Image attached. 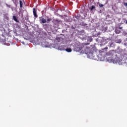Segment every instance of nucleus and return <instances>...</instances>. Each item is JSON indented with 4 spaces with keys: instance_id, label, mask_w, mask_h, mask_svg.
I'll list each match as a JSON object with an SVG mask.
<instances>
[{
    "instance_id": "f257e3e1",
    "label": "nucleus",
    "mask_w": 127,
    "mask_h": 127,
    "mask_svg": "<svg viewBox=\"0 0 127 127\" xmlns=\"http://www.w3.org/2000/svg\"><path fill=\"white\" fill-rule=\"evenodd\" d=\"M116 54V51L112 50L107 52L105 55V52L103 51H99V55H102L110 63L113 62L114 64H121L122 62V60L118 58L117 56H116L114 59H112V57ZM105 55V56H104Z\"/></svg>"
},
{
    "instance_id": "f03ea898",
    "label": "nucleus",
    "mask_w": 127,
    "mask_h": 127,
    "mask_svg": "<svg viewBox=\"0 0 127 127\" xmlns=\"http://www.w3.org/2000/svg\"><path fill=\"white\" fill-rule=\"evenodd\" d=\"M83 48V45L81 44H75L74 45V50L76 52H80L82 49Z\"/></svg>"
},
{
    "instance_id": "7ed1b4c3",
    "label": "nucleus",
    "mask_w": 127,
    "mask_h": 127,
    "mask_svg": "<svg viewBox=\"0 0 127 127\" xmlns=\"http://www.w3.org/2000/svg\"><path fill=\"white\" fill-rule=\"evenodd\" d=\"M60 50H65L66 52H72V49L71 48H66L65 49V46L62 45L61 47H60Z\"/></svg>"
},
{
    "instance_id": "20e7f679",
    "label": "nucleus",
    "mask_w": 127,
    "mask_h": 127,
    "mask_svg": "<svg viewBox=\"0 0 127 127\" xmlns=\"http://www.w3.org/2000/svg\"><path fill=\"white\" fill-rule=\"evenodd\" d=\"M85 54L87 55V57L90 58V59H93L94 58V54L92 52L85 53Z\"/></svg>"
},
{
    "instance_id": "39448f33",
    "label": "nucleus",
    "mask_w": 127,
    "mask_h": 127,
    "mask_svg": "<svg viewBox=\"0 0 127 127\" xmlns=\"http://www.w3.org/2000/svg\"><path fill=\"white\" fill-rule=\"evenodd\" d=\"M62 13V10H60V9H58L57 10V11L55 12V14L56 15H59V16H62V15H61V13Z\"/></svg>"
},
{
    "instance_id": "423d86ee",
    "label": "nucleus",
    "mask_w": 127,
    "mask_h": 127,
    "mask_svg": "<svg viewBox=\"0 0 127 127\" xmlns=\"http://www.w3.org/2000/svg\"><path fill=\"white\" fill-rule=\"evenodd\" d=\"M33 13L34 14V16H37V10L36 9V8H33Z\"/></svg>"
},
{
    "instance_id": "0eeeda50",
    "label": "nucleus",
    "mask_w": 127,
    "mask_h": 127,
    "mask_svg": "<svg viewBox=\"0 0 127 127\" xmlns=\"http://www.w3.org/2000/svg\"><path fill=\"white\" fill-rule=\"evenodd\" d=\"M13 20L16 21V22H19V20L16 16H13Z\"/></svg>"
},
{
    "instance_id": "6e6552de",
    "label": "nucleus",
    "mask_w": 127,
    "mask_h": 127,
    "mask_svg": "<svg viewBox=\"0 0 127 127\" xmlns=\"http://www.w3.org/2000/svg\"><path fill=\"white\" fill-rule=\"evenodd\" d=\"M40 19L41 20L42 23H45L46 22V19L42 18V17H40Z\"/></svg>"
},
{
    "instance_id": "1a4fd4ad",
    "label": "nucleus",
    "mask_w": 127,
    "mask_h": 127,
    "mask_svg": "<svg viewBox=\"0 0 127 127\" xmlns=\"http://www.w3.org/2000/svg\"><path fill=\"white\" fill-rule=\"evenodd\" d=\"M115 32L116 34H120V33H121V31L118 29H115Z\"/></svg>"
},
{
    "instance_id": "9d476101",
    "label": "nucleus",
    "mask_w": 127,
    "mask_h": 127,
    "mask_svg": "<svg viewBox=\"0 0 127 127\" xmlns=\"http://www.w3.org/2000/svg\"><path fill=\"white\" fill-rule=\"evenodd\" d=\"M92 39L91 37H87V41L88 42H92Z\"/></svg>"
},
{
    "instance_id": "9b49d317",
    "label": "nucleus",
    "mask_w": 127,
    "mask_h": 127,
    "mask_svg": "<svg viewBox=\"0 0 127 127\" xmlns=\"http://www.w3.org/2000/svg\"><path fill=\"white\" fill-rule=\"evenodd\" d=\"M98 5L100 7H103L104 6V4L100 3L99 2H98Z\"/></svg>"
},
{
    "instance_id": "f8f14e48",
    "label": "nucleus",
    "mask_w": 127,
    "mask_h": 127,
    "mask_svg": "<svg viewBox=\"0 0 127 127\" xmlns=\"http://www.w3.org/2000/svg\"><path fill=\"white\" fill-rule=\"evenodd\" d=\"M19 2H20V7H22V1H21V0H20L19 1Z\"/></svg>"
},
{
    "instance_id": "ddd939ff",
    "label": "nucleus",
    "mask_w": 127,
    "mask_h": 127,
    "mask_svg": "<svg viewBox=\"0 0 127 127\" xmlns=\"http://www.w3.org/2000/svg\"><path fill=\"white\" fill-rule=\"evenodd\" d=\"M95 8H96V6L95 5H92L91 6V10H93V9H95Z\"/></svg>"
},
{
    "instance_id": "4468645a",
    "label": "nucleus",
    "mask_w": 127,
    "mask_h": 127,
    "mask_svg": "<svg viewBox=\"0 0 127 127\" xmlns=\"http://www.w3.org/2000/svg\"><path fill=\"white\" fill-rule=\"evenodd\" d=\"M6 5L7 6V7H9V8H10V7H11V6H10V5H8L7 4H6Z\"/></svg>"
},
{
    "instance_id": "2eb2a0df",
    "label": "nucleus",
    "mask_w": 127,
    "mask_h": 127,
    "mask_svg": "<svg viewBox=\"0 0 127 127\" xmlns=\"http://www.w3.org/2000/svg\"><path fill=\"white\" fill-rule=\"evenodd\" d=\"M124 5H125V6H127V2H125L124 3Z\"/></svg>"
},
{
    "instance_id": "dca6fc26",
    "label": "nucleus",
    "mask_w": 127,
    "mask_h": 127,
    "mask_svg": "<svg viewBox=\"0 0 127 127\" xmlns=\"http://www.w3.org/2000/svg\"><path fill=\"white\" fill-rule=\"evenodd\" d=\"M50 20H51V19H50V18H48L47 19V21H50Z\"/></svg>"
},
{
    "instance_id": "f3484780",
    "label": "nucleus",
    "mask_w": 127,
    "mask_h": 127,
    "mask_svg": "<svg viewBox=\"0 0 127 127\" xmlns=\"http://www.w3.org/2000/svg\"><path fill=\"white\" fill-rule=\"evenodd\" d=\"M67 13L68 14H71V12H70V11H67Z\"/></svg>"
},
{
    "instance_id": "a211bd4d",
    "label": "nucleus",
    "mask_w": 127,
    "mask_h": 127,
    "mask_svg": "<svg viewBox=\"0 0 127 127\" xmlns=\"http://www.w3.org/2000/svg\"><path fill=\"white\" fill-rule=\"evenodd\" d=\"M68 15L66 14V15H64V16H67Z\"/></svg>"
},
{
    "instance_id": "6ab92c4d",
    "label": "nucleus",
    "mask_w": 127,
    "mask_h": 127,
    "mask_svg": "<svg viewBox=\"0 0 127 127\" xmlns=\"http://www.w3.org/2000/svg\"><path fill=\"white\" fill-rule=\"evenodd\" d=\"M119 28H120V29H122V27H120Z\"/></svg>"
},
{
    "instance_id": "aec40b11",
    "label": "nucleus",
    "mask_w": 127,
    "mask_h": 127,
    "mask_svg": "<svg viewBox=\"0 0 127 127\" xmlns=\"http://www.w3.org/2000/svg\"><path fill=\"white\" fill-rule=\"evenodd\" d=\"M77 17H77V16H75V18H77Z\"/></svg>"
}]
</instances>
